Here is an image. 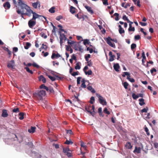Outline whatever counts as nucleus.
I'll return each instance as SVG.
<instances>
[{
    "label": "nucleus",
    "instance_id": "30",
    "mask_svg": "<svg viewBox=\"0 0 158 158\" xmlns=\"http://www.w3.org/2000/svg\"><path fill=\"white\" fill-rule=\"evenodd\" d=\"M113 15L114 16H116V17L115 18V20L118 21L119 20V15L118 13H115Z\"/></svg>",
    "mask_w": 158,
    "mask_h": 158
},
{
    "label": "nucleus",
    "instance_id": "59",
    "mask_svg": "<svg viewBox=\"0 0 158 158\" xmlns=\"http://www.w3.org/2000/svg\"><path fill=\"white\" fill-rule=\"evenodd\" d=\"M85 82L82 83L81 86V87L84 88H85L86 87V86L85 85Z\"/></svg>",
    "mask_w": 158,
    "mask_h": 158
},
{
    "label": "nucleus",
    "instance_id": "17",
    "mask_svg": "<svg viewBox=\"0 0 158 158\" xmlns=\"http://www.w3.org/2000/svg\"><path fill=\"white\" fill-rule=\"evenodd\" d=\"M36 127H31L30 129L28 130V131L30 133H33L35 132Z\"/></svg>",
    "mask_w": 158,
    "mask_h": 158
},
{
    "label": "nucleus",
    "instance_id": "20",
    "mask_svg": "<svg viewBox=\"0 0 158 158\" xmlns=\"http://www.w3.org/2000/svg\"><path fill=\"white\" fill-rule=\"evenodd\" d=\"M118 27L119 28V32L120 34H122L125 32L124 30L123 29L121 25H118Z\"/></svg>",
    "mask_w": 158,
    "mask_h": 158
},
{
    "label": "nucleus",
    "instance_id": "7",
    "mask_svg": "<svg viewBox=\"0 0 158 158\" xmlns=\"http://www.w3.org/2000/svg\"><path fill=\"white\" fill-rule=\"evenodd\" d=\"M112 52L111 51L109 53V56H110L109 61H112L114 60V58L115 56L112 54Z\"/></svg>",
    "mask_w": 158,
    "mask_h": 158
},
{
    "label": "nucleus",
    "instance_id": "52",
    "mask_svg": "<svg viewBox=\"0 0 158 158\" xmlns=\"http://www.w3.org/2000/svg\"><path fill=\"white\" fill-rule=\"evenodd\" d=\"M123 19L127 21V22L129 21V19L127 18V16L126 15H124L123 17Z\"/></svg>",
    "mask_w": 158,
    "mask_h": 158
},
{
    "label": "nucleus",
    "instance_id": "62",
    "mask_svg": "<svg viewBox=\"0 0 158 158\" xmlns=\"http://www.w3.org/2000/svg\"><path fill=\"white\" fill-rule=\"evenodd\" d=\"M139 23L142 26H145L147 25V23H146L144 22H139Z\"/></svg>",
    "mask_w": 158,
    "mask_h": 158
},
{
    "label": "nucleus",
    "instance_id": "37",
    "mask_svg": "<svg viewBox=\"0 0 158 158\" xmlns=\"http://www.w3.org/2000/svg\"><path fill=\"white\" fill-rule=\"evenodd\" d=\"M85 73L86 75L88 74L89 75H92V72L91 70H88V72L85 71Z\"/></svg>",
    "mask_w": 158,
    "mask_h": 158
},
{
    "label": "nucleus",
    "instance_id": "27",
    "mask_svg": "<svg viewBox=\"0 0 158 158\" xmlns=\"http://www.w3.org/2000/svg\"><path fill=\"white\" fill-rule=\"evenodd\" d=\"M38 4L40 5V2H36L33 3L32 4V6L34 8H36L37 7V6Z\"/></svg>",
    "mask_w": 158,
    "mask_h": 158
},
{
    "label": "nucleus",
    "instance_id": "57",
    "mask_svg": "<svg viewBox=\"0 0 158 158\" xmlns=\"http://www.w3.org/2000/svg\"><path fill=\"white\" fill-rule=\"evenodd\" d=\"M66 50L68 51H69L70 49L71 48V47L70 45H66Z\"/></svg>",
    "mask_w": 158,
    "mask_h": 158
},
{
    "label": "nucleus",
    "instance_id": "25",
    "mask_svg": "<svg viewBox=\"0 0 158 158\" xmlns=\"http://www.w3.org/2000/svg\"><path fill=\"white\" fill-rule=\"evenodd\" d=\"M141 152V148L140 147L137 148V147H135V150L134 151V152L135 153L136 152L138 153H139Z\"/></svg>",
    "mask_w": 158,
    "mask_h": 158
},
{
    "label": "nucleus",
    "instance_id": "43",
    "mask_svg": "<svg viewBox=\"0 0 158 158\" xmlns=\"http://www.w3.org/2000/svg\"><path fill=\"white\" fill-rule=\"evenodd\" d=\"M4 50L7 51L8 52V54L9 55H10L11 53V52L9 50V49L6 48L5 47V48H4Z\"/></svg>",
    "mask_w": 158,
    "mask_h": 158
},
{
    "label": "nucleus",
    "instance_id": "42",
    "mask_svg": "<svg viewBox=\"0 0 158 158\" xmlns=\"http://www.w3.org/2000/svg\"><path fill=\"white\" fill-rule=\"evenodd\" d=\"M148 109V107H146L145 108H144L142 110H141V112L142 113L147 112Z\"/></svg>",
    "mask_w": 158,
    "mask_h": 158
},
{
    "label": "nucleus",
    "instance_id": "49",
    "mask_svg": "<svg viewBox=\"0 0 158 158\" xmlns=\"http://www.w3.org/2000/svg\"><path fill=\"white\" fill-rule=\"evenodd\" d=\"M40 35L42 37L44 38V39H46L47 37V35H45V34L44 33H41Z\"/></svg>",
    "mask_w": 158,
    "mask_h": 158
},
{
    "label": "nucleus",
    "instance_id": "14",
    "mask_svg": "<svg viewBox=\"0 0 158 158\" xmlns=\"http://www.w3.org/2000/svg\"><path fill=\"white\" fill-rule=\"evenodd\" d=\"M14 60H11L10 61L9 63L7 64V67L10 68H13L14 67Z\"/></svg>",
    "mask_w": 158,
    "mask_h": 158
},
{
    "label": "nucleus",
    "instance_id": "21",
    "mask_svg": "<svg viewBox=\"0 0 158 158\" xmlns=\"http://www.w3.org/2000/svg\"><path fill=\"white\" fill-rule=\"evenodd\" d=\"M60 40H64V41H65L67 38L65 37V35L64 34H60Z\"/></svg>",
    "mask_w": 158,
    "mask_h": 158
},
{
    "label": "nucleus",
    "instance_id": "11",
    "mask_svg": "<svg viewBox=\"0 0 158 158\" xmlns=\"http://www.w3.org/2000/svg\"><path fill=\"white\" fill-rule=\"evenodd\" d=\"M114 69L117 72L119 71V69L120 68L119 64L118 63L114 64L113 65Z\"/></svg>",
    "mask_w": 158,
    "mask_h": 158
},
{
    "label": "nucleus",
    "instance_id": "41",
    "mask_svg": "<svg viewBox=\"0 0 158 158\" xmlns=\"http://www.w3.org/2000/svg\"><path fill=\"white\" fill-rule=\"evenodd\" d=\"M94 100H94V97L92 96V97H91V98H90V100L89 101V102L91 104H93V103L94 102Z\"/></svg>",
    "mask_w": 158,
    "mask_h": 158
},
{
    "label": "nucleus",
    "instance_id": "50",
    "mask_svg": "<svg viewBox=\"0 0 158 158\" xmlns=\"http://www.w3.org/2000/svg\"><path fill=\"white\" fill-rule=\"evenodd\" d=\"M102 1L104 5H108V0H102Z\"/></svg>",
    "mask_w": 158,
    "mask_h": 158
},
{
    "label": "nucleus",
    "instance_id": "28",
    "mask_svg": "<svg viewBox=\"0 0 158 158\" xmlns=\"http://www.w3.org/2000/svg\"><path fill=\"white\" fill-rule=\"evenodd\" d=\"M64 143L66 144H73V142L70 140H68L67 139L64 142Z\"/></svg>",
    "mask_w": 158,
    "mask_h": 158
},
{
    "label": "nucleus",
    "instance_id": "36",
    "mask_svg": "<svg viewBox=\"0 0 158 158\" xmlns=\"http://www.w3.org/2000/svg\"><path fill=\"white\" fill-rule=\"evenodd\" d=\"M70 151V149L69 148H63V152L66 154L67 152H68L69 151Z\"/></svg>",
    "mask_w": 158,
    "mask_h": 158
},
{
    "label": "nucleus",
    "instance_id": "58",
    "mask_svg": "<svg viewBox=\"0 0 158 158\" xmlns=\"http://www.w3.org/2000/svg\"><path fill=\"white\" fill-rule=\"evenodd\" d=\"M78 72L77 71L76 72H73L72 73H71V74L73 76H75L76 75H78Z\"/></svg>",
    "mask_w": 158,
    "mask_h": 158
},
{
    "label": "nucleus",
    "instance_id": "22",
    "mask_svg": "<svg viewBox=\"0 0 158 158\" xmlns=\"http://www.w3.org/2000/svg\"><path fill=\"white\" fill-rule=\"evenodd\" d=\"M87 89L88 90L90 91L91 92L93 93H95V92L94 89L91 86H88Z\"/></svg>",
    "mask_w": 158,
    "mask_h": 158
},
{
    "label": "nucleus",
    "instance_id": "32",
    "mask_svg": "<svg viewBox=\"0 0 158 158\" xmlns=\"http://www.w3.org/2000/svg\"><path fill=\"white\" fill-rule=\"evenodd\" d=\"M90 43L89 40L87 39L83 41V44L85 45H86V44H89Z\"/></svg>",
    "mask_w": 158,
    "mask_h": 158
},
{
    "label": "nucleus",
    "instance_id": "54",
    "mask_svg": "<svg viewBox=\"0 0 158 158\" xmlns=\"http://www.w3.org/2000/svg\"><path fill=\"white\" fill-rule=\"evenodd\" d=\"M156 70L154 68H152L150 70L151 73L152 74L154 72H156Z\"/></svg>",
    "mask_w": 158,
    "mask_h": 158
},
{
    "label": "nucleus",
    "instance_id": "13",
    "mask_svg": "<svg viewBox=\"0 0 158 158\" xmlns=\"http://www.w3.org/2000/svg\"><path fill=\"white\" fill-rule=\"evenodd\" d=\"M81 152H82V150H85L86 151V146L85 145V143L84 142H81Z\"/></svg>",
    "mask_w": 158,
    "mask_h": 158
},
{
    "label": "nucleus",
    "instance_id": "56",
    "mask_svg": "<svg viewBox=\"0 0 158 158\" xmlns=\"http://www.w3.org/2000/svg\"><path fill=\"white\" fill-rule=\"evenodd\" d=\"M66 133L70 135H72L73 134V132L71 130H66Z\"/></svg>",
    "mask_w": 158,
    "mask_h": 158
},
{
    "label": "nucleus",
    "instance_id": "33",
    "mask_svg": "<svg viewBox=\"0 0 158 158\" xmlns=\"http://www.w3.org/2000/svg\"><path fill=\"white\" fill-rule=\"evenodd\" d=\"M55 7H52L49 10V11L50 12L52 13H54L55 12Z\"/></svg>",
    "mask_w": 158,
    "mask_h": 158
},
{
    "label": "nucleus",
    "instance_id": "19",
    "mask_svg": "<svg viewBox=\"0 0 158 158\" xmlns=\"http://www.w3.org/2000/svg\"><path fill=\"white\" fill-rule=\"evenodd\" d=\"M75 8L73 6H71L70 7V12L72 14H74L76 13Z\"/></svg>",
    "mask_w": 158,
    "mask_h": 158
},
{
    "label": "nucleus",
    "instance_id": "26",
    "mask_svg": "<svg viewBox=\"0 0 158 158\" xmlns=\"http://www.w3.org/2000/svg\"><path fill=\"white\" fill-rule=\"evenodd\" d=\"M31 44L29 42H26V45L24 46V48L26 49H28L31 46Z\"/></svg>",
    "mask_w": 158,
    "mask_h": 158
},
{
    "label": "nucleus",
    "instance_id": "51",
    "mask_svg": "<svg viewBox=\"0 0 158 158\" xmlns=\"http://www.w3.org/2000/svg\"><path fill=\"white\" fill-rule=\"evenodd\" d=\"M145 131H146V132L147 135L148 136L149 135H150V133L148 132V128L147 127H146L145 128Z\"/></svg>",
    "mask_w": 158,
    "mask_h": 158
},
{
    "label": "nucleus",
    "instance_id": "23",
    "mask_svg": "<svg viewBox=\"0 0 158 158\" xmlns=\"http://www.w3.org/2000/svg\"><path fill=\"white\" fill-rule=\"evenodd\" d=\"M139 104L141 106H142L145 104V103L144 102V99L143 98L139 99Z\"/></svg>",
    "mask_w": 158,
    "mask_h": 158
},
{
    "label": "nucleus",
    "instance_id": "46",
    "mask_svg": "<svg viewBox=\"0 0 158 158\" xmlns=\"http://www.w3.org/2000/svg\"><path fill=\"white\" fill-rule=\"evenodd\" d=\"M32 66L34 67H36L37 68H39L40 67L35 62H33L32 64Z\"/></svg>",
    "mask_w": 158,
    "mask_h": 158
},
{
    "label": "nucleus",
    "instance_id": "60",
    "mask_svg": "<svg viewBox=\"0 0 158 158\" xmlns=\"http://www.w3.org/2000/svg\"><path fill=\"white\" fill-rule=\"evenodd\" d=\"M128 31H134L135 30V28L134 27H131V28H128Z\"/></svg>",
    "mask_w": 158,
    "mask_h": 158
},
{
    "label": "nucleus",
    "instance_id": "47",
    "mask_svg": "<svg viewBox=\"0 0 158 158\" xmlns=\"http://www.w3.org/2000/svg\"><path fill=\"white\" fill-rule=\"evenodd\" d=\"M136 47V45L135 44H132L131 45V50H133Z\"/></svg>",
    "mask_w": 158,
    "mask_h": 158
},
{
    "label": "nucleus",
    "instance_id": "31",
    "mask_svg": "<svg viewBox=\"0 0 158 158\" xmlns=\"http://www.w3.org/2000/svg\"><path fill=\"white\" fill-rule=\"evenodd\" d=\"M25 69L27 71L28 73H30L31 74H32L33 73V72L31 70H30L29 68L28 67H26L25 68Z\"/></svg>",
    "mask_w": 158,
    "mask_h": 158
},
{
    "label": "nucleus",
    "instance_id": "34",
    "mask_svg": "<svg viewBox=\"0 0 158 158\" xmlns=\"http://www.w3.org/2000/svg\"><path fill=\"white\" fill-rule=\"evenodd\" d=\"M132 97L134 100H135L138 98V95H136L135 93H133L132 94Z\"/></svg>",
    "mask_w": 158,
    "mask_h": 158
},
{
    "label": "nucleus",
    "instance_id": "16",
    "mask_svg": "<svg viewBox=\"0 0 158 158\" xmlns=\"http://www.w3.org/2000/svg\"><path fill=\"white\" fill-rule=\"evenodd\" d=\"M39 79L40 81H42L43 83H45L46 82V78L42 75H40L39 77Z\"/></svg>",
    "mask_w": 158,
    "mask_h": 158
},
{
    "label": "nucleus",
    "instance_id": "3",
    "mask_svg": "<svg viewBox=\"0 0 158 158\" xmlns=\"http://www.w3.org/2000/svg\"><path fill=\"white\" fill-rule=\"evenodd\" d=\"M85 109L86 110L89 112L93 116H94L96 113L94 110V105L91 106L90 105L89 106L85 107Z\"/></svg>",
    "mask_w": 158,
    "mask_h": 158
},
{
    "label": "nucleus",
    "instance_id": "45",
    "mask_svg": "<svg viewBox=\"0 0 158 158\" xmlns=\"http://www.w3.org/2000/svg\"><path fill=\"white\" fill-rule=\"evenodd\" d=\"M12 111L14 113H17L19 112V108H14L12 110Z\"/></svg>",
    "mask_w": 158,
    "mask_h": 158
},
{
    "label": "nucleus",
    "instance_id": "6",
    "mask_svg": "<svg viewBox=\"0 0 158 158\" xmlns=\"http://www.w3.org/2000/svg\"><path fill=\"white\" fill-rule=\"evenodd\" d=\"M36 24V21L32 19L30 20L28 22V24L30 28H32L33 26L35 25Z\"/></svg>",
    "mask_w": 158,
    "mask_h": 158
},
{
    "label": "nucleus",
    "instance_id": "64",
    "mask_svg": "<svg viewBox=\"0 0 158 158\" xmlns=\"http://www.w3.org/2000/svg\"><path fill=\"white\" fill-rule=\"evenodd\" d=\"M128 72H124L123 73V74L122 75V76L123 77H125L126 75H127L128 73Z\"/></svg>",
    "mask_w": 158,
    "mask_h": 158
},
{
    "label": "nucleus",
    "instance_id": "24",
    "mask_svg": "<svg viewBox=\"0 0 158 158\" xmlns=\"http://www.w3.org/2000/svg\"><path fill=\"white\" fill-rule=\"evenodd\" d=\"M125 146L128 149H131L132 148V146L130 142H127V143Z\"/></svg>",
    "mask_w": 158,
    "mask_h": 158
},
{
    "label": "nucleus",
    "instance_id": "18",
    "mask_svg": "<svg viewBox=\"0 0 158 158\" xmlns=\"http://www.w3.org/2000/svg\"><path fill=\"white\" fill-rule=\"evenodd\" d=\"M22 11H21L19 9H18L16 10L17 12L19 14H21V17L22 18H23V15H25V13H24V11L23 10H22Z\"/></svg>",
    "mask_w": 158,
    "mask_h": 158
},
{
    "label": "nucleus",
    "instance_id": "55",
    "mask_svg": "<svg viewBox=\"0 0 158 158\" xmlns=\"http://www.w3.org/2000/svg\"><path fill=\"white\" fill-rule=\"evenodd\" d=\"M63 17L61 15H59L57 16L56 18V19L57 21H59L60 19H62Z\"/></svg>",
    "mask_w": 158,
    "mask_h": 158
},
{
    "label": "nucleus",
    "instance_id": "40",
    "mask_svg": "<svg viewBox=\"0 0 158 158\" xmlns=\"http://www.w3.org/2000/svg\"><path fill=\"white\" fill-rule=\"evenodd\" d=\"M81 68V67L79 65V63H77L76 64V65L75 67V69H79Z\"/></svg>",
    "mask_w": 158,
    "mask_h": 158
},
{
    "label": "nucleus",
    "instance_id": "4",
    "mask_svg": "<svg viewBox=\"0 0 158 158\" xmlns=\"http://www.w3.org/2000/svg\"><path fill=\"white\" fill-rule=\"evenodd\" d=\"M96 95L98 98V100L100 103L103 106L107 105V102L106 100L102 97L99 94H97Z\"/></svg>",
    "mask_w": 158,
    "mask_h": 158
},
{
    "label": "nucleus",
    "instance_id": "48",
    "mask_svg": "<svg viewBox=\"0 0 158 158\" xmlns=\"http://www.w3.org/2000/svg\"><path fill=\"white\" fill-rule=\"evenodd\" d=\"M134 38L135 40H139L140 38V35H138L135 36Z\"/></svg>",
    "mask_w": 158,
    "mask_h": 158
},
{
    "label": "nucleus",
    "instance_id": "53",
    "mask_svg": "<svg viewBox=\"0 0 158 158\" xmlns=\"http://www.w3.org/2000/svg\"><path fill=\"white\" fill-rule=\"evenodd\" d=\"M81 77H78L77 78V83L78 85L80 84V81H81Z\"/></svg>",
    "mask_w": 158,
    "mask_h": 158
},
{
    "label": "nucleus",
    "instance_id": "38",
    "mask_svg": "<svg viewBox=\"0 0 158 158\" xmlns=\"http://www.w3.org/2000/svg\"><path fill=\"white\" fill-rule=\"evenodd\" d=\"M103 112L107 114H110V112L106 108H104V110H103Z\"/></svg>",
    "mask_w": 158,
    "mask_h": 158
},
{
    "label": "nucleus",
    "instance_id": "8",
    "mask_svg": "<svg viewBox=\"0 0 158 158\" xmlns=\"http://www.w3.org/2000/svg\"><path fill=\"white\" fill-rule=\"evenodd\" d=\"M3 6L5 9H8L10 8V5L9 2H7L4 3Z\"/></svg>",
    "mask_w": 158,
    "mask_h": 158
},
{
    "label": "nucleus",
    "instance_id": "35",
    "mask_svg": "<svg viewBox=\"0 0 158 158\" xmlns=\"http://www.w3.org/2000/svg\"><path fill=\"white\" fill-rule=\"evenodd\" d=\"M48 76L52 81H55L56 80V78L54 77H52L50 75H48Z\"/></svg>",
    "mask_w": 158,
    "mask_h": 158
},
{
    "label": "nucleus",
    "instance_id": "1",
    "mask_svg": "<svg viewBox=\"0 0 158 158\" xmlns=\"http://www.w3.org/2000/svg\"><path fill=\"white\" fill-rule=\"evenodd\" d=\"M18 5L20 6L22 10H23L25 9L26 10L27 13H25V15L30 17L31 15V14L32 13L33 14V11L30 9L29 7L24 3L22 0H19Z\"/></svg>",
    "mask_w": 158,
    "mask_h": 158
},
{
    "label": "nucleus",
    "instance_id": "44",
    "mask_svg": "<svg viewBox=\"0 0 158 158\" xmlns=\"http://www.w3.org/2000/svg\"><path fill=\"white\" fill-rule=\"evenodd\" d=\"M68 44H69L72 45L75 42L73 41L69 40V39H67Z\"/></svg>",
    "mask_w": 158,
    "mask_h": 158
},
{
    "label": "nucleus",
    "instance_id": "29",
    "mask_svg": "<svg viewBox=\"0 0 158 158\" xmlns=\"http://www.w3.org/2000/svg\"><path fill=\"white\" fill-rule=\"evenodd\" d=\"M24 114L23 112H20L19 113V115L20 117H19V119L20 120H23L24 118Z\"/></svg>",
    "mask_w": 158,
    "mask_h": 158
},
{
    "label": "nucleus",
    "instance_id": "63",
    "mask_svg": "<svg viewBox=\"0 0 158 158\" xmlns=\"http://www.w3.org/2000/svg\"><path fill=\"white\" fill-rule=\"evenodd\" d=\"M46 86L44 84H42L40 86V89H44L46 87Z\"/></svg>",
    "mask_w": 158,
    "mask_h": 158
},
{
    "label": "nucleus",
    "instance_id": "39",
    "mask_svg": "<svg viewBox=\"0 0 158 158\" xmlns=\"http://www.w3.org/2000/svg\"><path fill=\"white\" fill-rule=\"evenodd\" d=\"M123 85L125 89H127L129 85L128 84L127 82H125L123 83Z\"/></svg>",
    "mask_w": 158,
    "mask_h": 158
},
{
    "label": "nucleus",
    "instance_id": "2",
    "mask_svg": "<svg viewBox=\"0 0 158 158\" xmlns=\"http://www.w3.org/2000/svg\"><path fill=\"white\" fill-rule=\"evenodd\" d=\"M46 92L44 90H41L40 91H37L34 94V97L39 100H42L43 97L45 96Z\"/></svg>",
    "mask_w": 158,
    "mask_h": 158
},
{
    "label": "nucleus",
    "instance_id": "9",
    "mask_svg": "<svg viewBox=\"0 0 158 158\" xmlns=\"http://www.w3.org/2000/svg\"><path fill=\"white\" fill-rule=\"evenodd\" d=\"M41 16V15H38L35 12H33V18L32 19L35 20L36 19L38 18L39 17Z\"/></svg>",
    "mask_w": 158,
    "mask_h": 158
},
{
    "label": "nucleus",
    "instance_id": "12",
    "mask_svg": "<svg viewBox=\"0 0 158 158\" xmlns=\"http://www.w3.org/2000/svg\"><path fill=\"white\" fill-rule=\"evenodd\" d=\"M85 7L87 9V11L91 14H93L94 13V11L90 7L85 5Z\"/></svg>",
    "mask_w": 158,
    "mask_h": 158
},
{
    "label": "nucleus",
    "instance_id": "10",
    "mask_svg": "<svg viewBox=\"0 0 158 158\" xmlns=\"http://www.w3.org/2000/svg\"><path fill=\"white\" fill-rule=\"evenodd\" d=\"M8 115L7 110L3 109L2 111V116L3 117H6L8 116Z\"/></svg>",
    "mask_w": 158,
    "mask_h": 158
},
{
    "label": "nucleus",
    "instance_id": "5",
    "mask_svg": "<svg viewBox=\"0 0 158 158\" xmlns=\"http://www.w3.org/2000/svg\"><path fill=\"white\" fill-rule=\"evenodd\" d=\"M110 37H108L106 38V41L107 43V44L109 45L110 46L113 47L114 48H115V46L114 44L112 43L111 42V40H110Z\"/></svg>",
    "mask_w": 158,
    "mask_h": 158
},
{
    "label": "nucleus",
    "instance_id": "15",
    "mask_svg": "<svg viewBox=\"0 0 158 158\" xmlns=\"http://www.w3.org/2000/svg\"><path fill=\"white\" fill-rule=\"evenodd\" d=\"M61 56L59 54L57 53L56 54L55 53H52V55L51 56V58L52 59H54L55 57L58 58Z\"/></svg>",
    "mask_w": 158,
    "mask_h": 158
},
{
    "label": "nucleus",
    "instance_id": "61",
    "mask_svg": "<svg viewBox=\"0 0 158 158\" xmlns=\"http://www.w3.org/2000/svg\"><path fill=\"white\" fill-rule=\"evenodd\" d=\"M65 154L68 157H70L72 156L71 153L70 152H69Z\"/></svg>",
    "mask_w": 158,
    "mask_h": 158
}]
</instances>
